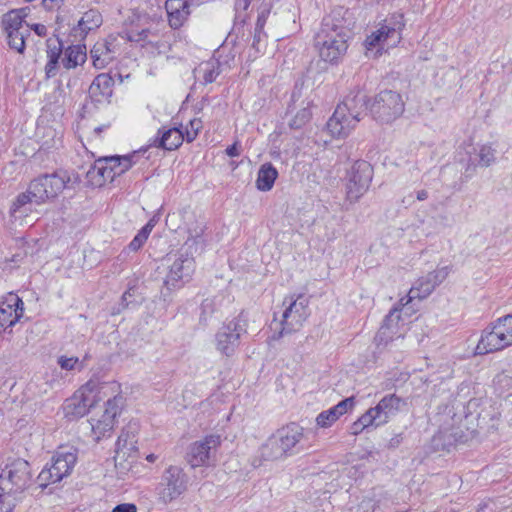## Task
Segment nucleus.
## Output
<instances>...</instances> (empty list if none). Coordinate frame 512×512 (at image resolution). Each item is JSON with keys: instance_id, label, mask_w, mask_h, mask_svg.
<instances>
[{"instance_id": "nucleus-1", "label": "nucleus", "mask_w": 512, "mask_h": 512, "mask_svg": "<svg viewBox=\"0 0 512 512\" xmlns=\"http://www.w3.org/2000/svg\"><path fill=\"white\" fill-rule=\"evenodd\" d=\"M351 30L342 16V8L332 11L322 19L314 45L320 58L330 64H337L346 54Z\"/></svg>"}, {"instance_id": "nucleus-2", "label": "nucleus", "mask_w": 512, "mask_h": 512, "mask_svg": "<svg viewBox=\"0 0 512 512\" xmlns=\"http://www.w3.org/2000/svg\"><path fill=\"white\" fill-rule=\"evenodd\" d=\"M303 438V428L296 423L278 429L261 445L252 465L257 468L264 461L282 460L298 454L302 450Z\"/></svg>"}, {"instance_id": "nucleus-3", "label": "nucleus", "mask_w": 512, "mask_h": 512, "mask_svg": "<svg viewBox=\"0 0 512 512\" xmlns=\"http://www.w3.org/2000/svg\"><path fill=\"white\" fill-rule=\"evenodd\" d=\"M368 110L370 105L366 92L360 88L351 90L327 121L328 132L333 137H346Z\"/></svg>"}, {"instance_id": "nucleus-4", "label": "nucleus", "mask_w": 512, "mask_h": 512, "mask_svg": "<svg viewBox=\"0 0 512 512\" xmlns=\"http://www.w3.org/2000/svg\"><path fill=\"white\" fill-rule=\"evenodd\" d=\"M0 467V489L19 495L31 485L32 470L27 460L9 456Z\"/></svg>"}, {"instance_id": "nucleus-5", "label": "nucleus", "mask_w": 512, "mask_h": 512, "mask_svg": "<svg viewBox=\"0 0 512 512\" xmlns=\"http://www.w3.org/2000/svg\"><path fill=\"white\" fill-rule=\"evenodd\" d=\"M78 450L73 446L59 447L41 470L37 477V483L41 488H46L50 484L60 482L69 476L77 462Z\"/></svg>"}, {"instance_id": "nucleus-6", "label": "nucleus", "mask_w": 512, "mask_h": 512, "mask_svg": "<svg viewBox=\"0 0 512 512\" xmlns=\"http://www.w3.org/2000/svg\"><path fill=\"white\" fill-rule=\"evenodd\" d=\"M248 323L243 313L225 321L215 334L216 350L226 357L235 354L240 346L242 336L247 334Z\"/></svg>"}, {"instance_id": "nucleus-7", "label": "nucleus", "mask_w": 512, "mask_h": 512, "mask_svg": "<svg viewBox=\"0 0 512 512\" xmlns=\"http://www.w3.org/2000/svg\"><path fill=\"white\" fill-rule=\"evenodd\" d=\"M70 182L69 172L62 169L38 176L30 182V193L34 196V203L42 204L57 197L69 187Z\"/></svg>"}, {"instance_id": "nucleus-8", "label": "nucleus", "mask_w": 512, "mask_h": 512, "mask_svg": "<svg viewBox=\"0 0 512 512\" xmlns=\"http://www.w3.org/2000/svg\"><path fill=\"white\" fill-rule=\"evenodd\" d=\"M190 485V477L184 469L177 465L168 466L161 475L156 487L159 500L168 504L186 493Z\"/></svg>"}, {"instance_id": "nucleus-9", "label": "nucleus", "mask_w": 512, "mask_h": 512, "mask_svg": "<svg viewBox=\"0 0 512 512\" xmlns=\"http://www.w3.org/2000/svg\"><path fill=\"white\" fill-rule=\"evenodd\" d=\"M196 263L192 253L180 250L174 255L172 263L164 279V288L174 291L188 283L195 272Z\"/></svg>"}, {"instance_id": "nucleus-10", "label": "nucleus", "mask_w": 512, "mask_h": 512, "mask_svg": "<svg viewBox=\"0 0 512 512\" xmlns=\"http://www.w3.org/2000/svg\"><path fill=\"white\" fill-rule=\"evenodd\" d=\"M401 94L393 90L380 91L370 105L372 117L380 123H391L404 112Z\"/></svg>"}, {"instance_id": "nucleus-11", "label": "nucleus", "mask_w": 512, "mask_h": 512, "mask_svg": "<svg viewBox=\"0 0 512 512\" xmlns=\"http://www.w3.org/2000/svg\"><path fill=\"white\" fill-rule=\"evenodd\" d=\"M26 16L24 9L12 10L4 14L1 23L9 47L21 54L26 48L25 39L30 36V28L25 22Z\"/></svg>"}, {"instance_id": "nucleus-12", "label": "nucleus", "mask_w": 512, "mask_h": 512, "mask_svg": "<svg viewBox=\"0 0 512 512\" xmlns=\"http://www.w3.org/2000/svg\"><path fill=\"white\" fill-rule=\"evenodd\" d=\"M309 299L299 294L296 298L290 297V301L282 314V321L279 323L281 329L273 335V339H279L285 334L298 330L309 316Z\"/></svg>"}, {"instance_id": "nucleus-13", "label": "nucleus", "mask_w": 512, "mask_h": 512, "mask_svg": "<svg viewBox=\"0 0 512 512\" xmlns=\"http://www.w3.org/2000/svg\"><path fill=\"white\" fill-rule=\"evenodd\" d=\"M373 166L365 160H357L346 174L347 198L358 201L369 189L373 178Z\"/></svg>"}, {"instance_id": "nucleus-14", "label": "nucleus", "mask_w": 512, "mask_h": 512, "mask_svg": "<svg viewBox=\"0 0 512 512\" xmlns=\"http://www.w3.org/2000/svg\"><path fill=\"white\" fill-rule=\"evenodd\" d=\"M450 270L449 266H443L429 272L425 276L419 277L410 288L408 294L400 299V305L405 307L414 299L422 300L427 298L448 277Z\"/></svg>"}, {"instance_id": "nucleus-15", "label": "nucleus", "mask_w": 512, "mask_h": 512, "mask_svg": "<svg viewBox=\"0 0 512 512\" xmlns=\"http://www.w3.org/2000/svg\"><path fill=\"white\" fill-rule=\"evenodd\" d=\"M221 445V436L209 434L204 438L191 443L186 453V461L192 468L209 466Z\"/></svg>"}, {"instance_id": "nucleus-16", "label": "nucleus", "mask_w": 512, "mask_h": 512, "mask_svg": "<svg viewBox=\"0 0 512 512\" xmlns=\"http://www.w3.org/2000/svg\"><path fill=\"white\" fill-rule=\"evenodd\" d=\"M501 328L500 322L496 319L482 331L476 346V354L485 355L511 346L507 340V335Z\"/></svg>"}, {"instance_id": "nucleus-17", "label": "nucleus", "mask_w": 512, "mask_h": 512, "mask_svg": "<svg viewBox=\"0 0 512 512\" xmlns=\"http://www.w3.org/2000/svg\"><path fill=\"white\" fill-rule=\"evenodd\" d=\"M113 395L106 401V408L96 424L92 425V429L95 434H98V439L102 436L105 437L107 433H110L114 427L116 417L121 413L124 406L125 399L121 395V390L118 392L110 393Z\"/></svg>"}, {"instance_id": "nucleus-18", "label": "nucleus", "mask_w": 512, "mask_h": 512, "mask_svg": "<svg viewBox=\"0 0 512 512\" xmlns=\"http://www.w3.org/2000/svg\"><path fill=\"white\" fill-rule=\"evenodd\" d=\"M114 80L112 76L107 73L97 75L92 81L88 96L92 103L95 105L110 103V98L113 94Z\"/></svg>"}, {"instance_id": "nucleus-19", "label": "nucleus", "mask_w": 512, "mask_h": 512, "mask_svg": "<svg viewBox=\"0 0 512 512\" xmlns=\"http://www.w3.org/2000/svg\"><path fill=\"white\" fill-rule=\"evenodd\" d=\"M404 406L406 401L396 394L385 395L375 407H372L376 420L381 425L386 424L394 417Z\"/></svg>"}, {"instance_id": "nucleus-20", "label": "nucleus", "mask_w": 512, "mask_h": 512, "mask_svg": "<svg viewBox=\"0 0 512 512\" xmlns=\"http://www.w3.org/2000/svg\"><path fill=\"white\" fill-rule=\"evenodd\" d=\"M146 151L147 149L145 148L133 151L132 153L126 155L105 156L108 172L111 176V182L114 181L117 176L123 175L134 164H136L140 153H145Z\"/></svg>"}, {"instance_id": "nucleus-21", "label": "nucleus", "mask_w": 512, "mask_h": 512, "mask_svg": "<svg viewBox=\"0 0 512 512\" xmlns=\"http://www.w3.org/2000/svg\"><path fill=\"white\" fill-rule=\"evenodd\" d=\"M94 402L89 395H81L76 392L71 398L67 399L64 405L65 417L70 420L85 416Z\"/></svg>"}, {"instance_id": "nucleus-22", "label": "nucleus", "mask_w": 512, "mask_h": 512, "mask_svg": "<svg viewBox=\"0 0 512 512\" xmlns=\"http://www.w3.org/2000/svg\"><path fill=\"white\" fill-rule=\"evenodd\" d=\"M120 384L116 381L100 382L98 379H90L77 392L81 395H89L94 402L101 395L108 396L109 393L118 392Z\"/></svg>"}, {"instance_id": "nucleus-23", "label": "nucleus", "mask_w": 512, "mask_h": 512, "mask_svg": "<svg viewBox=\"0 0 512 512\" xmlns=\"http://www.w3.org/2000/svg\"><path fill=\"white\" fill-rule=\"evenodd\" d=\"M158 137L153 141V145L164 150L172 151L180 147L183 143L184 132L181 128L172 127L167 130H158Z\"/></svg>"}, {"instance_id": "nucleus-24", "label": "nucleus", "mask_w": 512, "mask_h": 512, "mask_svg": "<svg viewBox=\"0 0 512 512\" xmlns=\"http://www.w3.org/2000/svg\"><path fill=\"white\" fill-rule=\"evenodd\" d=\"M86 178L93 187H102L106 182H111L105 157L95 160L86 172Z\"/></svg>"}, {"instance_id": "nucleus-25", "label": "nucleus", "mask_w": 512, "mask_h": 512, "mask_svg": "<svg viewBox=\"0 0 512 512\" xmlns=\"http://www.w3.org/2000/svg\"><path fill=\"white\" fill-rule=\"evenodd\" d=\"M277 178V169L273 166L272 163L266 162L262 164L259 168L256 179V187L258 190L263 192L270 191L273 188Z\"/></svg>"}, {"instance_id": "nucleus-26", "label": "nucleus", "mask_w": 512, "mask_h": 512, "mask_svg": "<svg viewBox=\"0 0 512 512\" xmlns=\"http://www.w3.org/2000/svg\"><path fill=\"white\" fill-rule=\"evenodd\" d=\"M86 59L87 53L85 45H71L68 46L64 51L62 65L68 70L74 69L77 66L84 64Z\"/></svg>"}, {"instance_id": "nucleus-27", "label": "nucleus", "mask_w": 512, "mask_h": 512, "mask_svg": "<svg viewBox=\"0 0 512 512\" xmlns=\"http://www.w3.org/2000/svg\"><path fill=\"white\" fill-rule=\"evenodd\" d=\"M102 24V15L98 10L90 9L86 11L81 19L78 21V25L74 28L75 35L80 36L87 35L91 30L98 28Z\"/></svg>"}, {"instance_id": "nucleus-28", "label": "nucleus", "mask_w": 512, "mask_h": 512, "mask_svg": "<svg viewBox=\"0 0 512 512\" xmlns=\"http://www.w3.org/2000/svg\"><path fill=\"white\" fill-rule=\"evenodd\" d=\"M404 16L401 13H394L389 18L384 20L381 25L385 31L386 36L391 39L392 44L398 43L401 39V31L404 28Z\"/></svg>"}, {"instance_id": "nucleus-29", "label": "nucleus", "mask_w": 512, "mask_h": 512, "mask_svg": "<svg viewBox=\"0 0 512 512\" xmlns=\"http://www.w3.org/2000/svg\"><path fill=\"white\" fill-rule=\"evenodd\" d=\"M404 307L399 304L392 308L389 313L385 316L383 323L378 331L377 336L381 340H388L393 338V328L398 326V322L400 320V312Z\"/></svg>"}, {"instance_id": "nucleus-30", "label": "nucleus", "mask_w": 512, "mask_h": 512, "mask_svg": "<svg viewBox=\"0 0 512 512\" xmlns=\"http://www.w3.org/2000/svg\"><path fill=\"white\" fill-rule=\"evenodd\" d=\"M112 51L107 43H96L91 49V58L96 68L105 67L112 60Z\"/></svg>"}, {"instance_id": "nucleus-31", "label": "nucleus", "mask_w": 512, "mask_h": 512, "mask_svg": "<svg viewBox=\"0 0 512 512\" xmlns=\"http://www.w3.org/2000/svg\"><path fill=\"white\" fill-rule=\"evenodd\" d=\"M301 104L303 105V107L297 111V113L288 123L291 129L299 130L303 128L312 118V101L303 100Z\"/></svg>"}, {"instance_id": "nucleus-32", "label": "nucleus", "mask_w": 512, "mask_h": 512, "mask_svg": "<svg viewBox=\"0 0 512 512\" xmlns=\"http://www.w3.org/2000/svg\"><path fill=\"white\" fill-rule=\"evenodd\" d=\"M62 54V45L61 42H59V45L51 46L48 44L47 49V58L48 61L45 66V74L47 78H52L57 74V68L59 64V59Z\"/></svg>"}, {"instance_id": "nucleus-33", "label": "nucleus", "mask_w": 512, "mask_h": 512, "mask_svg": "<svg viewBox=\"0 0 512 512\" xmlns=\"http://www.w3.org/2000/svg\"><path fill=\"white\" fill-rule=\"evenodd\" d=\"M385 43H387V45H393L391 39L386 36L385 31L380 26L379 29L367 36L364 45L367 50L377 48V52H379L380 49L382 50L384 48Z\"/></svg>"}, {"instance_id": "nucleus-34", "label": "nucleus", "mask_w": 512, "mask_h": 512, "mask_svg": "<svg viewBox=\"0 0 512 512\" xmlns=\"http://www.w3.org/2000/svg\"><path fill=\"white\" fill-rule=\"evenodd\" d=\"M199 72L203 73L204 84H210L220 75V63L218 60H210L199 66Z\"/></svg>"}, {"instance_id": "nucleus-35", "label": "nucleus", "mask_w": 512, "mask_h": 512, "mask_svg": "<svg viewBox=\"0 0 512 512\" xmlns=\"http://www.w3.org/2000/svg\"><path fill=\"white\" fill-rule=\"evenodd\" d=\"M151 34L149 28H142L141 30H136L134 28L127 29L122 32L121 37L125 38L129 42L140 43L144 46L148 41V36Z\"/></svg>"}, {"instance_id": "nucleus-36", "label": "nucleus", "mask_w": 512, "mask_h": 512, "mask_svg": "<svg viewBox=\"0 0 512 512\" xmlns=\"http://www.w3.org/2000/svg\"><path fill=\"white\" fill-rule=\"evenodd\" d=\"M136 442L134 432L130 429H123L116 441V452L119 453L124 449L133 450Z\"/></svg>"}, {"instance_id": "nucleus-37", "label": "nucleus", "mask_w": 512, "mask_h": 512, "mask_svg": "<svg viewBox=\"0 0 512 512\" xmlns=\"http://www.w3.org/2000/svg\"><path fill=\"white\" fill-rule=\"evenodd\" d=\"M190 14L189 8H180L175 11L168 13V22L171 28L178 29L180 28L184 22L187 20Z\"/></svg>"}, {"instance_id": "nucleus-38", "label": "nucleus", "mask_w": 512, "mask_h": 512, "mask_svg": "<svg viewBox=\"0 0 512 512\" xmlns=\"http://www.w3.org/2000/svg\"><path fill=\"white\" fill-rule=\"evenodd\" d=\"M340 415L335 411L333 407L322 411L316 417V423L322 428L330 427L334 422L339 419Z\"/></svg>"}, {"instance_id": "nucleus-39", "label": "nucleus", "mask_w": 512, "mask_h": 512, "mask_svg": "<svg viewBox=\"0 0 512 512\" xmlns=\"http://www.w3.org/2000/svg\"><path fill=\"white\" fill-rule=\"evenodd\" d=\"M17 495L0 489V512H12L16 506Z\"/></svg>"}, {"instance_id": "nucleus-40", "label": "nucleus", "mask_w": 512, "mask_h": 512, "mask_svg": "<svg viewBox=\"0 0 512 512\" xmlns=\"http://www.w3.org/2000/svg\"><path fill=\"white\" fill-rule=\"evenodd\" d=\"M202 129V121L199 118H194L189 121L185 127L184 138L187 142H192L196 139L199 131Z\"/></svg>"}, {"instance_id": "nucleus-41", "label": "nucleus", "mask_w": 512, "mask_h": 512, "mask_svg": "<svg viewBox=\"0 0 512 512\" xmlns=\"http://www.w3.org/2000/svg\"><path fill=\"white\" fill-rule=\"evenodd\" d=\"M478 165L488 167L495 160V150L489 145H483L478 153Z\"/></svg>"}, {"instance_id": "nucleus-42", "label": "nucleus", "mask_w": 512, "mask_h": 512, "mask_svg": "<svg viewBox=\"0 0 512 512\" xmlns=\"http://www.w3.org/2000/svg\"><path fill=\"white\" fill-rule=\"evenodd\" d=\"M271 8V1L270 0H263V3L259 7V14L256 22L255 30H263L266 20L268 18V15L270 13Z\"/></svg>"}, {"instance_id": "nucleus-43", "label": "nucleus", "mask_w": 512, "mask_h": 512, "mask_svg": "<svg viewBox=\"0 0 512 512\" xmlns=\"http://www.w3.org/2000/svg\"><path fill=\"white\" fill-rule=\"evenodd\" d=\"M148 237L149 235L146 234V229H140L127 246V249L133 252L138 251L147 241Z\"/></svg>"}, {"instance_id": "nucleus-44", "label": "nucleus", "mask_w": 512, "mask_h": 512, "mask_svg": "<svg viewBox=\"0 0 512 512\" xmlns=\"http://www.w3.org/2000/svg\"><path fill=\"white\" fill-rule=\"evenodd\" d=\"M34 202V196L30 193V186L28 187L27 191L24 193H20L14 203H13V211H17L18 209L22 208L28 203Z\"/></svg>"}, {"instance_id": "nucleus-45", "label": "nucleus", "mask_w": 512, "mask_h": 512, "mask_svg": "<svg viewBox=\"0 0 512 512\" xmlns=\"http://www.w3.org/2000/svg\"><path fill=\"white\" fill-rule=\"evenodd\" d=\"M497 320L500 322L501 329L504 331L505 335H507V340L512 346V313L499 317Z\"/></svg>"}, {"instance_id": "nucleus-46", "label": "nucleus", "mask_w": 512, "mask_h": 512, "mask_svg": "<svg viewBox=\"0 0 512 512\" xmlns=\"http://www.w3.org/2000/svg\"><path fill=\"white\" fill-rule=\"evenodd\" d=\"M359 423L364 428H368L370 426L378 427L381 426L380 423H378V420H376V416L373 413L372 408L368 409L359 419Z\"/></svg>"}, {"instance_id": "nucleus-47", "label": "nucleus", "mask_w": 512, "mask_h": 512, "mask_svg": "<svg viewBox=\"0 0 512 512\" xmlns=\"http://www.w3.org/2000/svg\"><path fill=\"white\" fill-rule=\"evenodd\" d=\"M354 405L355 398L352 396L341 400L338 404L333 406V408L340 416H342L346 414L348 411L352 410Z\"/></svg>"}, {"instance_id": "nucleus-48", "label": "nucleus", "mask_w": 512, "mask_h": 512, "mask_svg": "<svg viewBox=\"0 0 512 512\" xmlns=\"http://www.w3.org/2000/svg\"><path fill=\"white\" fill-rule=\"evenodd\" d=\"M189 8L188 0H166L165 9L167 14L175 11L176 9Z\"/></svg>"}, {"instance_id": "nucleus-49", "label": "nucleus", "mask_w": 512, "mask_h": 512, "mask_svg": "<svg viewBox=\"0 0 512 512\" xmlns=\"http://www.w3.org/2000/svg\"><path fill=\"white\" fill-rule=\"evenodd\" d=\"M77 363H78V358L77 357L60 356L58 358V364L64 370H72V369H74Z\"/></svg>"}, {"instance_id": "nucleus-50", "label": "nucleus", "mask_w": 512, "mask_h": 512, "mask_svg": "<svg viewBox=\"0 0 512 512\" xmlns=\"http://www.w3.org/2000/svg\"><path fill=\"white\" fill-rule=\"evenodd\" d=\"M251 1L252 0H236L235 1V11H236L237 18H240L241 13L245 12L249 8Z\"/></svg>"}, {"instance_id": "nucleus-51", "label": "nucleus", "mask_w": 512, "mask_h": 512, "mask_svg": "<svg viewBox=\"0 0 512 512\" xmlns=\"http://www.w3.org/2000/svg\"><path fill=\"white\" fill-rule=\"evenodd\" d=\"M301 89L295 87V89L293 90L292 94H291V101L290 103L288 104V107H287V112L288 113H292L293 110L296 108L295 104L296 102L301 98Z\"/></svg>"}, {"instance_id": "nucleus-52", "label": "nucleus", "mask_w": 512, "mask_h": 512, "mask_svg": "<svg viewBox=\"0 0 512 512\" xmlns=\"http://www.w3.org/2000/svg\"><path fill=\"white\" fill-rule=\"evenodd\" d=\"M225 153L227 156L229 157H237L240 155L241 153V145L238 141H235L232 145H229L226 149H225Z\"/></svg>"}, {"instance_id": "nucleus-53", "label": "nucleus", "mask_w": 512, "mask_h": 512, "mask_svg": "<svg viewBox=\"0 0 512 512\" xmlns=\"http://www.w3.org/2000/svg\"><path fill=\"white\" fill-rule=\"evenodd\" d=\"M112 512H137V507L133 503H123L116 505Z\"/></svg>"}, {"instance_id": "nucleus-54", "label": "nucleus", "mask_w": 512, "mask_h": 512, "mask_svg": "<svg viewBox=\"0 0 512 512\" xmlns=\"http://www.w3.org/2000/svg\"><path fill=\"white\" fill-rule=\"evenodd\" d=\"M30 30H33L38 36H46L47 34V28L43 24H33L31 27H29Z\"/></svg>"}, {"instance_id": "nucleus-55", "label": "nucleus", "mask_w": 512, "mask_h": 512, "mask_svg": "<svg viewBox=\"0 0 512 512\" xmlns=\"http://www.w3.org/2000/svg\"><path fill=\"white\" fill-rule=\"evenodd\" d=\"M403 441V437H402V434H397L395 436H393L389 442H388V448L390 449H395L397 448Z\"/></svg>"}, {"instance_id": "nucleus-56", "label": "nucleus", "mask_w": 512, "mask_h": 512, "mask_svg": "<svg viewBox=\"0 0 512 512\" xmlns=\"http://www.w3.org/2000/svg\"><path fill=\"white\" fill-rule=\"evenodd\" d=\"M132 297L131 289L124 292V294L121 297V305L123 307H128L130 303L132 302L130 298Z\"/></svg>"}, {"instance_id": "nucleus-57", "label": "nucleus", "mask_w": 512, "mask_h": 512, "mask_svg": "<svg viewBox=\"0 0 512 512\" xmlns=\"http://www.w3.org/2000/svg\"><path fill=\"white\" fill-rule=\"evenodd\" d=\"M157 221V218L154 216L141 229H146V234L150 235Z\"/></svg>"}, {"instance_id": "nucleus-58", "label": "nucleus", "mask_w": 512, "mask_h": 512, "mask_svg": "<svg viewBox=\"0 0 512 512\" xmlns=\"http://www.w3.org/2000/svg\"><path fill=\"white\" fill-rule=\"evenodd\" d=\"M261 34H262V30H257V31L255 30L252 47L255 48L257 51L259 50L258 44L260 43V40H261Z\"/></svg>"}, {"instance_id": "nucleus-59", "label": "nucleus", "mask_w": 512, "mask_h": 512, "mask_svg": "<svg viewBox=\"0 0 512 512\" xmlns=\"http://www.w3.org/2000/svg\"><path fill=\"white\" fill-rule=\"evenodd\" d=\"M64 0H42V3L45 7L51 9L60 3H63Z\"/></svg>"}, {"instance_id": "nucleus-60", "label": "nucleus", "mask_w": 512, "mask_h": 512, "mask_svg": "<svg viewBox=\"0 0 512 512\" xmlns=\"http://www.w3.org/2000/svg\"><path fill=\"white\" fill-rule=\"evenodd\" d=\"M365 428L362 427V425L359 423V421L357 420L356 422L353 423L352 425V433L353 434H359L361 433Z\"/></svg>"}, {"instance_id": "nucleus-61", "label": "nucleus", "mask_w": 512, "mask_h": 512, "mask_svg": "<svg viewBox=\"0 0 512 512\" xmlns=\"http://www.w3.org/2000/svg\"><path fill=\"white\" fill-rule=\"evenodd\" d=\"M417 200L424 201L428 198V192L426 190H420L417 192Z\"/></svg>"}, {"instance_id": "nucleus-62", "label": "nucleus", "mask_w": 512, "mask_h": 512, "mask_svg": "<svg viewBox=\"0 0 512 512\" xmlns=\"http://www.w3.org/2000/svg\"><path fill=\"white\" fill-rule=\"evenodd\" d=\"M157 458H158V456H157V455H155V454H153V453L148 454V455L146 456V460H147L148 462H150V463L155 462V461L157 460Z\"/></svg>"}, {"instance_id": "nucleus-63", "label": "nucleus", "mask_w": 512, "mask_h": 512, "mask_svg": "<svg viewBox=\"0 0 512 512\" xmlns=\"http://www.w3.org/2000/svg\"><path fill=\"white\" fill-rule=\"evenodd\" d=\"M102 130H103V128H102L101 126H100V127L95 128V132H96V133H100Z\"/></svg>"}]
</instances>
